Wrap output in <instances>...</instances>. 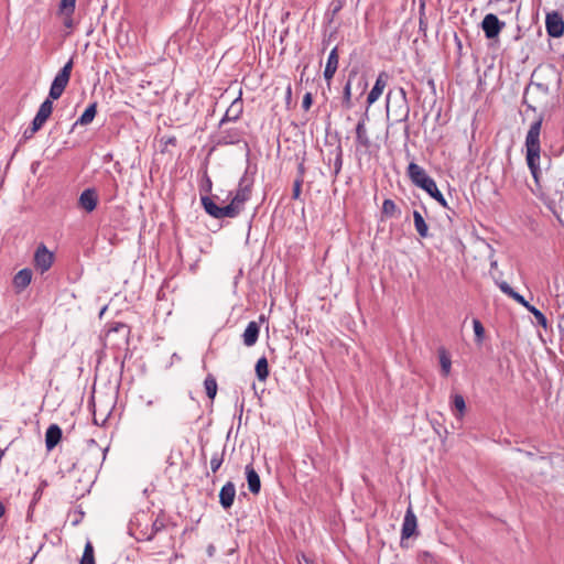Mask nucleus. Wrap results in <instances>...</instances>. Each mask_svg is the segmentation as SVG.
<instances>
[{
    "label": "nucleus",
    "mask_w": 564,
    "mask_h": 564,
    "mask_svg": "<svg viewBox=\"0 0 564 564\" xmlns=\"http://www.w3.org/2000/svg\"><path fill=\"white\" fill-rule=\"evenodd\" d=\"M72 69H73V59H69L54 77L51 88H50L48 98L45 99L41 104L35 117L33 119L35 127L36 126L43 127L44 123L46 122V120L52 115V111H53V101L52 100H56L63 95V93L69 82Z\"/></svg>",
    "instance_id": "f257e3e1"
},
{
    "label": "nucleus",
    "mask_w": 564,
    "mask_h": 564,
    "mask_svg": "<svg viewBox=\"0 0 564 564\" xmlns=\"http://www.w3.org/2000/svg\"><path fill=\"white\" fill-rule=\"evenodd\" d=\"M542 128V118L532 122L529 131L525 135V161L527 165L530 170V173L534 180V183L538 187H540V178H541V141L540 133Z\"/></svg>",
    "instance_id": "f03ea898"
},
{
    "label": "nucleus",
    "mask_w": 564,
    "mask_h": 564,
    "mask_svg": "<svg viewBox=\"0 0 564 564\" xmlns=\"http://www.w3.org/2000/svg\"><path fill=\"white\" fill-rule=\"evenodd\" d=\"M252 183L253 181L249 178L247 174L240 178L238 188L231 198L230 204H228L229 208L234 209V217H237L245 209L246 202L250 199Z\"/></svg>",
    "instance_id": "7ed1b4c3"
},
{
    "label": "nucleus",
    "mask_w": 564,
    "mask_h": 564,
    "mask_svg": "<svg viewBox=\"0 0 564 564\" xmlns=\"http://www.w3.org/2000/svg\"><path fill=\"white\" fill-rule=\"evenodd\" d=\"M130 328L126 324L118 323L116 326L109 328L105 334L106 344L116 347H121L128 344V336Z\"/></svg>",
    "instance_id": "20e7f679"
},
{
    "label": "nucleus",
    "mask_w": 564,
    "mask_h": 564,
    "mask_svg": "<svg viewBox=\"0 0 564 564\" xmlns=\"http://www.w3.org/2000/svg\"><path fill=\"white\" fill-rule=\"evenodd\" d=\"M200 200L205 212L212 217L216 219L235 218L232 215L234 209L229 208L228 205L220 207L208 196H203Z\"/></svg>",
    "instance_id": "39448f33"
},
{
    "label": "nucleus",
    "mask_w": 564,
    "mask_h": 564,
    "mask_svg": "<svg viewBox=\"0 0 564 564\" xmlns=\"http://www.w3.org/2000/svg\"><path fill=\"white\" fill-rule=\"evenodd\" d=\"M408 176L415 186L422 189H425L434 181L423 167L414 162H411L408 166Z\"/></svg>",
    "instance_id": "423d86ee"
},
{
    "label": "nucleus",
    "mask_w": 564,
    "mask_h": 564,
    "mask_svg": "<svg viewBox=\"0 0 564 564\" xmlns=\"http://www.w3.org/2000/svg\"><path fill=\"white\" fill-rule=\"evenodd\" d=\"M505 22L500 21L494 13H488L481 21V29L485 36L489 40L496 39L505 28Z\"/></svg>",
    "instance_id": "0eeeda50"
},
{
    "label": "nucleus",
    "mask_w": 564,
    "mask_h": 564,
    "mask_svg": "<svg viewBox=\"0 0 564 564\" xmlns=\"http://www.w3.org/2000/svg\"><path fill=\"white\" fill-rule=\"evenodd\" d=\"M545 29L551 37H561L564 33V21L562 14L557 11H552L545 17Z\"/></svg>",
    "instance_id": "6e6552de"
},
{
    "label": "nucleus",
    "mask_w": 564,
    "mask_h": 564,
    "mask_svg": "<svg viewBox=\"0 0 564 564\" xmlns=\"http://www.w3.org/2000/svg\"><path fill=\"white\" fill-rule=\"evenodd\" d=\"M53 261L54 254L44 245L39 246L34 254L36 269L44 273L52 267Z\"/></svg>",
    "instance_id": "1a4fd4ad"
},
{
    "label": "nucleus",
    "mask_w": 564,
    "mask_h": 564,
    "mask_svg": "<svg viewBox=\"0 0 564 564\" xmlns=\"http://www.w3.org/2000/svg\"><path fill=\"white\" fill-rule=\"evenodd\" d=\"M368 120V110L362 115L361 119L356 126V144L357 149L368 150L371 147V140L366 128Z\"/></svg>",
    "instance_id": "9d476101"
},
{
    "label": "nucleus",
    "mask_w": 564,
    "mask_h": 564,
    "mask_svg": "<svg viewBox=\"0 0 564 564\" xmlns=\"http://www.w3.org/2000/svg\"><path fill=\"white\" fill-rule=\"evenodd\" d=\"M416 528H417L416 516H415L412 507L410 506L406 509L405 514H404L402 529H401V541L413 536L416 533Z\"/></svg>",
    "instance_id": "9b49d317"
},
{
    "label": "nucleus",
    "mask_w": 564,
    "mask_h": 564,
    "mask_svg": "<svg viewBox=\"0 0 564 564\" xmlns=\"http://www.w3.org/2000/svg\"><path fill=\"white\" fill-rule=\"evenodd\" d=\"M243 111V104L240 98H236L226 110L224 117L219 121V128L225 127L228 122L237 121Z\"/></svg>",
    "instance_id": "f8f14e48"
},
{
    "label": "nucleus",
    "mask_w": 564,
    "mask_h": 564,
    "mask_svg": "<svg viewBox=\"0 0 564 564\" xmlns=\"http://www.w3.org/2000/svg\"><path fill=\"white\" fill-rule=\"evenodd\" d=\"M388 79H389V75H388L387 72L379 73L372 89L368 94V97H367L368 107H367V109L379 99V97L381 96L383 89L387 86Z\"/></svg>",
    "instance_id": "ddd939ff"
},
{
    "label": "nucleus",
    "mask_w": 564,
    "mask_h": 564,
    "mask_svg": "<svg viewBox=\"0 0 564 564\" xmlns=\"http://www.w3.org/2000/svg\"><path fill=\"white\" fill-rule=\"evenodd\" d=\"M236 497V486L231 481H227L219 491V503L227 510L234 505Z\"/></svg>",
    "instance_id": "4468645a"
},
{
    "label": "nucleus",
    "mask_w": 564,
    "mask_h": 564,
    "mask_svg": "<svg viewBox=\"0 0 564 564\" xmlns=\"http://www.w3.org/2000/svg\"><path fill=\"white\" fill-rule=\"evenodd\" d=\"M217 138L218 144H236L241 139V131L236 128L226 129L223 127L219 128Z\"/></svg>",
    "instance_id": "2eb2a0df"
},
{
    "label": "nucleus",
    "mask_w": 564,
    "mask_h": 564,
    "mask_svg": "<svg viewBox=\"0 0 564 564\" xmlns=\"http://www.w3.org/2000/svg\"><path fill=\"white\" fill-rule=\"evenodd\" d=\"M140 518L139 513L134 512L131 514L127 527H126V534L131 540L129 542L130 544H133V542L138 543L140 541Z\"/></svg>",
    "instance_id": "dca6fc26"
},
{
    "label": "nucleus",
    "mask_w": 564,
    "mask_h": 564,
    "mask_svg": "<svg viewBox=\"0 0 564 564\" xmlns=\"http://www.w3.org/2000/svg\"><path fill=\"white\" fill-rule=\"evenodd\" d=\"M97 193L94 188L85 189L79 196V206L86 212H93L97 206Z\"/></svg>",
    "instance_id": "f3484780"
},
{
    "label": "nucleus",
    "mask_w": 564,
    "mask_h": 564,
    "mask_svg": "<svg viewBox=\"0 0 564 564\" xmlns=\"http://www.w3.org/2000/svg\"><path fill=\"white\" fill-rule=\"evenodd\" d=\"M338 61H339L338 51H337V47H334L328 55L326 66L324 69V78L327 83H329L333 79V77L338 68Z\"/></svg>",
    "instance_id": "a211bd4d"
},
{
    "label": "nucleus",
    "mask_w": 564,
    "mask_h": 564,
    "mask_svg": "<svg viewBox=\"0 0 564 564\" xmlns=\"http://www.w3.org/2000/svg\"><path fill=\"white\" fill-rule=\"evenodd\" d=\"M245 471L250 492L258 495L261 489V480L258 473L253 468L252 464H248L245 468Z\"/></svg>",
    "instance_id": "6ab92c4d"
},
{
    "label": "nucleus",
    "mask_w": 564,
    "mask_h": 564,
    "mask_svg": "<svg viewBox=\"0 0 564 564\" xmlns=\"http://www.w3.org/2000/svg\"><path fill=\"white\" fill-rule=\"evenodd\" d=\"M62 438V429L57 424H51L45 433V446L52 451Z\"/></svg>",
    "instance_id": "aec40b11"
},
{
    "label": "nucleus",
    "mask_w": 564,
    "mask_h": 564,
    "mask_svg": "<svg viewBox=\"0 0 564 564\" xmlns=\"http://www.w3.org/2000/svg\"><path fill=\"white\" fill-rule=\"evenodd\" d=\"M259 333H260V326L257 322L252 321L250 322L243 334H242V340H243V344L247 346V347H251L253 346L258 338H259Z\"/></svg>",
    "instance_id": "412c9836"
},
{
    "label": "nucleus",
    "mask_w": 564,
    "mask_h": 564,
    "mask_svg": "<svg viewBox=\"0 0 564 564\" xmlns=\"http://www.w3.org/2000/svg\"><path fill=\"white\" fill-rule=\"evenodd\" d=\"M32 280V271L30 269L20 270L13 278V285L18 291L24 290Z\"/></svg>",
    "instance_id": "4be33fe9"
},
{
    "label": "nucleus",
    "mask_w": 564,
    "mask_h": 564,
    "mask_svg": "<svg viewBox=\"0 0 564 564\" xmlns=\"http://www.w3.org/2000/svg\"><path fill=\"white\" fill-rule=\"evenodd\" d=\"M499 289L502 293L513 299L516 302L528 308L531 304L518 292H516L506 281L498 283Z\"/></svg>",
    "instance_id": "5701e85b"
},
{
    "label": "nucleus",
    "mask_w": 564,
    "mask_h": 564,
    "mask_svg": "<svg viewBox=\"0 0 564 564\" xmlns=\"http://www.w3.org/2000/svg\"><path fill=\"white\" fill-rule=\"evenodd\" d=\"M357 75V69H352L349 73L348 80L346 85L344 86L343 90V101L341 105L345 109H351L352 108V101H351V78Z\"/></svg>",
    "instance_id": "b1692460"
},
{
    "label": "nucleus",
    "mask_w": 564,
    "mask_h": 564,
    "mask_svg": "<svg viewBox=\"0 0 564 564\" xmlns=\"http://www.w3.org/2000/svg\"><path fill=\"white\" fill-rule=\"evenodd\" d=\"M438 359L441 365V371L444 377H447L451 372L452 360L448 351L444 347H440L438 350Z\"/></svg>",
    "instance_id": "393cba45"
},
{
    "label": "nucleus",
    "mask_w": 564,
    "mask_h": 564,
    "mask_svg": "<svg viewBox=\"0 0 564 564\" xmlns=\"http://www.w3.org/2000/svg\"><path fill=\"white\" fill-rule=\"evenodd\" d=\"M413 220L416 232L420 237L426 238L429 236V227L422 216V214L417 210L413 212Z\"/></svg>",
    "instance_id": "a878e982"
},
{
    "label": "nucleus",
    "mask_w": 564,
    "mask_h": 564,
    "mask_svg": "<svg viewBox=\"0 0 564 564\" xmlns=\"http://www.w3.org/2000/svg\"><path fill=\"white\" fill-rule=\"evenodd\" d=\"M256 376L259 381H265L269 377L268 359L263 356L256 364Z\"/></svg>",
    "instance_id": "bb28decb"
},
{
    "label": "nucleus",
    "mask_w": 564,
    "mask_h": 564,
    "mask_svg": "<svg viewBox=\"0 0 564 564\" xmlns=\"http://www.w3.org/2000/svg\"><path fill=\"white\" fill-rule=\"evenodd\" d=\"M97 112V106L96 104L89 105L86 110L82 113V116L77 119L76 124L86 126L90 123Z\"/></svg>",
    "instance_id": "cd10ccee"
},
{
    "label": "nucleus",
    "mask_w": 564,
    "mask_h": 564,
    "mask_svg": "<svg viewBox=\"0 0 564 564\" xmlns=\"http://www.w3.org/2000/svg\"><path fill=\"white\" fill-rule=\"evenodd\" d=\"M431 197H433L436 202H438L443 207H447L446 199L444 198L443 194L437 188V185L435 181L431 183L430 186H427L424 189Z\"/></svg>",
    "instance_id": "c85d7f7f"
},
{
    "label": "nucleus",
    "mask_w": 564,
    "mask_h": 564,
    "mask_svg": "<svg viewBox=\"0 0 564 564\" xmlns=\"http://www.w3.org/2000/svg\"><path fill=\"white\" fill-rule=\"evenodd\" d=\"M393 113L397 117V122H406L410 115L409 102L399 104Z\"/></svg>",
    "instance_id": "c756f323"
},
{
    "label": "nucleus",
    "mask_w": 564,
    "mask_h": 564,
    "mask_svg": "<svg viewBox=\"0 0 564 564\" xmlns=\"http://www.w3.org/2000/svg\"><path fill=\"white\" fill-rule=\"evenodd\" d=\"M109 413H110V410H109L108 406L105 408L104 410H101V409L98 410L97 405H96V401L94 400V412H93V415H94V423L96 425L105 424Z\"/></svg>",
    "instance_id": "7c9ffc66"
},
{
    "label": "nucleus",
    "mask_w": 564,
    "mask_h": 564,
    "mask_svg": "<svg viewBox=\"0 0 564 564\" xmlns=\"http://www.w3.org/2000/svg\"><path fill=\"white\" fill-rule=\"evenodd\" d=\"M382 214L386 217H398L400 215V210L398 209L395 203L392 199L387 198L383 200L382 204Z\"/></svg>",
    "instance_id": "2f4dec72"
},
{
    "label": "nucleus",
    "mask_w": 564,
    "mask_h": 564,
    "mask_svg": "<svg viewBox=\"0 0 564 564\" xmlns=\"http://www.w3.org/2000/svg\"><path fill=\"white\" fill-rule=\"evenodd\" d=\"M206 394L209 399H214L217 393V381L213 375H208L204 381Z\"/></svg>",
    "instance_id": "473e14b6"
},
{
    "label": "nucleus",
    "mask_w": 564,
    "mask_h": 564,
    "mask_svg": "<svg viewBox=\"0 0 564 564\" xmlns=\"http://www.w3.org/2000/svg\"><path fill=\"white\" fill-rule=\"evenodd\" d=\"M224 455L225 452H214L210 458V469L215 474L220 468L221 464L224 463Z\"/></svg>",
    "instance_id": "72a5a7b5"
},
{
    "label": "nucleus",
    "mask_w": 564,
    "mask_h": 564,
    "mask_svg": "<svg viewBox=\"0 0 564 564\" xmlns=\"http://www.w3.org/2000/svg\"><path fill=\"white\" fill-rule=\"evenodd\" d=\"M80 564H95L94 547L90 542H87L85 545Z\"/></svg>",
    "instance_id": "f704fd0d"
},
{
    "label": "nucleus",
    "mask_w": 564,
    "mask_h": 564,
    "mask_svg": "<svg viewBox=\"0 0 564 564\" xmlns=\"http://www.w3.org/2000/svg\"><path fill=\"white\" fill-rule=\"evenodd\" d=\"M76 6V0H61L58 6L59 14H68L74 13Z\"/></svg>",
    "instance_id": "c9c22d12"
},
{
    "label": "nucleus",
    "mask_w": 564,
    "mask_h": 564,
    "mask_svg": "<svg viewBox=\"0 0 564 564\" xmlns=\"http://www.w3.org/2000/svg\"><path fill=\"white\" fill-rule=\"evenodd\" d=\"M530 313L533 314V316L535 317L536 319V323L542 326L543 328H546L547 327V319L545 317V315L540 311L538 310L535 306L533 305H530L528 306L527 308Z\"/></svg>",
    "instance_id": "e433bc0d"
},
{
    "label": "nucleus",
    "mask_w": 564,
    "mask_h": 564,
    "mask_svg": "<svg viewBox=\"0 0 564 564\" xmlns=\"http://www.w3.org/2000/svg\"><path fill=\"white\" fill-rule=\"evenodd\" d=\"M453 406L458 411L459 417H462L466 410L465 399L462 394L453 395Z\"/></svg>",
    "instance_id": "4c0bfd02"
},
{
    "label": "nucleus",
    "mask_w": 564,
    "mask_h": 564,
    "mask_svg": "<svg viewBox=\"0 0 564 564\" xmlns=\"http://www.w3.org/2000/svg\"><path fill=\"white\" fill-rule=\"evenodd\" d=\"M473 327H474L476 340L478 343H481L484 339V336H485V328H484L482 324L480 323L479 319L475 318L473 321Z\"/></svg>",
    "instance_id": "58836bf2"
},
{
    "label": "nucleus",
    "mask_w": 564,
    "mask_h": 564,
    "mask_svg": "<svg viewBox=\"0 0 564 564\" xmlns=\"http://www.w3.org/2000/svg\"><path fill=\"white\" fill-rule=\"evenodd\" d=\"M343 166V151L341 148H337V154L334 161V173L335 175H338Z\"/></svg>",
    "instance_id": "ea45409f"
},
{
    "label": "nucleus",
    "mask_w": 564,
    "mask_h": 564,
    "mask_svg": "<svg viewBox=\"0 0 564 564\" xmlns=\"http://www.w3.org/2000/svg\"><path fill=\"white\" fill-rule=\"evenodd\" d=\"M303 178L299 177L294 181L293 184V194L292 197L294 199H297L301 195V188H302Z\"/></svg>",
    "instance_id": "a19ab883"
},
{
    "label": "nucleus",
    "mask_w": 564,
    "mask_h": 564,
    "mask_svg": "<svg viewBox=\"0 0 564 564\" xmlns=\"http://www.w3.org/2000/svg\"><path fill=\"white\" fill-rule=\"evenodd\" d=\"M42 127H35L34 121H32V124L30 128L25 129L23 132V139L28 140L31 139L36 131H39Z\"/></svg>",
    "instance_id": "79ce46f5"
},
{
    "label": "nucleus",
    "mask_w": 564,
    "mask_h": 564,
    "mask_svg": "<svg viewBox=\"0 0 564 564\" xmlns=\"http://www.w3.org/2000/svg\"><path fill=\"white\" fill-rule=\"evenodd\" d=\"M312 102H313L312 94L306 93L302 100V108L307 111L311 108Z\"/></svg>",
    "instance_id": "37998d69"
},
{
    "label": "nucleus",
    "mask_w": 564,
    "mask_h": 564,
    "mask_svg": "<svg viewBox=\"0 0 564 564\" xmlns=\"http://www.w3.org/2000/svg\"><path fill=\"white\" fill-rule=\"evenodd\" d=\"M61 15L64 18V20H63L64 26L67 29H73L74 28L73 13L61 14Z\"/></svg>",
    "instance_id": "c03bdc74"
},
{
    "label": "nucleus",
    "mask_w": 564,
    "mask_h": 564,
    "mask_svg": "<svg viewBox=\"0 0 564 564\" xmlns=\"http://www.w3.org/2000/svg\"><path fill=\"white\" fill-rule=\"evenodd\" d=\"M398 95L400 97L399 104L408 102L406 91L404 88L400 87L398 89Z\"/></svg>",
    "instance_id": "a18cd8bd"
},
{
    "label": "nucleus",
    "mask_w": 564,
    "mask_h": 564,
    "mask_svg": "<svg viewBox=\"0 0 564 564\" xmlns=\"http://www.w3.org/2000/svg\"><path fill=\"white\" fill-rule=\"evenodd\" d=\"M299 564H314L313 561L307 557L305 554H301L297 556Z\"/></svg>",
    "instance_id": "49530a36"
},
{
    "label": "nucleus",
    "mask_w": 564,
    "mask_h": 564,
    "mask_svg": "<svg viewBox=\"0 0 564 564\" xmlns=\"http://www.w3.org/2000/svg\"><path fill=\"white\" fill-rule=\"evenodd\" d=\"M454 40H455V43H456V46H457V51L460 54L462 48H463L462 41H460V39L458 37L457 34L454 35Z\"/></svg>",
    "instance_id": "de8ad7c7"
},
{
    "label": "nucleus",
    "mask_w": 564,
    "mask_h": 564,
    "mask_svg": "<svg viewBox=\"0 0 564 564\" xmlns=\"http://www.w3.org/2000/svg\"><path fill=\"white\" fill-rule=\"evenodd\" d=\"M205 185H206V191L209 192L212 189V180L209 178L207 173H205Z\"/></svg>",
    "instance_id": "09e8293b"
},
{
    "label": "nucleus",
    "mask_w": 564,
    "mask_h": 564,
    "mask_svg": "<svg viewBox=\"0 0 564 564\" xmlns=\"http://www.w3.org/2000/svg\"><path fill=\"white\" fill-rule=\"evenodd\" d=\"M4 513H6V508H4L3 503L0 502V519L4 516Z\"/></svg>",
    "instance_id": "8fccbe9b"
},
{
    "label": "nucleus",
    "mask_w": 564,
    "mask_h": 564,
    "mask_svg": "<svg viewBox=\"0 0 564 564\" xmlns=\"http://www.w3.org/2000/svg\"><path fill=\"white\" fill-rule=\"evenodd\" d=\"M299 170H300V177L302 178L303 173H304V166H303V164H300Z\"/></svg>",
    "instance_id": "3c124183"
},
{
    "label": "nucleus",
    "mask_w": 564,
    "mask_h": 564,
    "mask_svg": "<svg viewBox=\"0 0 564 564\" xmlns=\"http://www.w3.org/2000/svg\"><path fill=\"white\" fill-rule=\"evenodd\" d=\"M391 94H392V91H389V93H388V96H387V102H389V101H390ZM387 109L389 110V104H387Z\"/></svg>",
    "instance_id": "603ef678"
},
{
    "label": "nucleus",
    "mask_w": 564,
    "mask_h": 564,
    "mask_svg": "<svg viewBox=\"0 0 564 564\" xmlns=\"http://www.w3.org/2000/svg\"><path fill=\"white\" fill-rule=\"evenodd\" d=\"M367 85H368V84H367V82H366V80H362V83H361L362 91L367 88Z\"/></svg>",
    "instance_id": "864d4df0"
},
{
    "label": "nucleus",
    "mask_w": 564,
    "mask_h": 564,
    "mask_svg": "<svg viewBox=\"0 0 564 564\" xmlns=\"http://www.w3.org/2000/svg\"><path fill=\"white\" fill-rule=\"evenodd\" d=\"M536 87L546 91V87H544L542 84H538Z\"/></svg>",
    "instance_id": "5fc2aeb1"
},
{
    "label": "nucleus",
    "mask_w": 564,
    "mask_h": 564,
    "mask_svg": "<svg viewBox=\"0 0 564 564\" xmlns=\"http://www.w3.org/2000/svg\"><path fill=\"white\" fill-rule=\"evenodd\" d=\"M490 267L491 268H496L497 267V261L496 260H492L491 263H490Z\"/></svg>",
    "instance_id": "6e6d98bb"
},
{
    "label": "nucleus",
    "mask_w": 564,
    "mask_h": 564,
    "mask_svg": "<svg viewBox=\"0 0 564 564\" xmlns=\"http://www.w3.org/2000/svg\"><path fill=\"white\" fill-rule=\"evenodd\" d=\"M107 310V306H104L100 311V316H102V314L105 313V311Z\"/></svg>",
    "instance_id": "4d7b16f0"
},
{
    "label": "nucleus",
    "mask_w": 564,
    "mask_h": 564,
    "mask_svg": "<svg viewBox=\"0 0 564 564\" xmlns=\"http://www.w3.org/2000/svg\"><path fill=\"white\" fill-rule=\"evenodd\" d=\"M41 492H42V489H41V488H39V489L36 490V492H35V496H41Z\"/></svg>",
    "instance_id": "13d9d810"
},
{
    "label": "nucleus",
    "mask_w": 564,
    "mask_h": 564,
    "mask_svg": "<svg viewBox=\"0 0 564 564\" xmlns=\"http://www.w3.org/2000/svg\"><path fill=\"white\" fill-rule=\"evenodd\" d=\"M404 132H405L406 135L409 134V126H405Z\"/></svg>",
    "instance_id": "bf43d9fd"
},
{
    "label": "nucleus",
    "mask_w": 564,
    "mask_h": 564,
    "mask_svg": "<svg viewBox=\"0 0 564 564\" xmlns=\"http://www.w3.org/2000/svg\"><path fill=\"white\" fill-rule=\"evenodd\" d=\"M44 486H46V481L45 480L42 481L41 488H44Z\"/></svg>",
    "instance_id": "052dcab7"
},
{
    "label": "nucleus",
    "mask_w": 564,
    "mask_h": 564,
    "mask_svg": "<svg viewBox=\"0 0 564 564\" xmlns=\"http://www.w3.org/2000/svg\"><path fill=\"white\" fill-rule=\"evenodd\" d=\"M44 486H46V481L45 480L42 481L41 488H44Z\"/></svg>",
    "instance_id": "680f3d73"
},
{
    "label": "nucleus",
    "mask_w": 564,
    "mask_h": 564,
    "mask_svg": "<svg viewBox=\"0 0 564 564\" xmlns=\"http://www.w3.org/2000/svg\"><path fill=\"white\" fill-rule=\"evenodd\" d=\"M154 528H155V530L160 529V527H159V524H156V522L154 523Z\"/></svg>",
    "instance_id": "e2e57ef3"
},
{
    "label": "nucleus",
    "mask_w": 564,
    "mask_h": 564,
    "mask_svg": "<svg viewBox=\"0 0 564 564\" xmlns=\"http://www.w3.org/2000/svg\"><path fill=\"white\" fill-rule=\"evenodd\" d=\"M106 451H107V449H105V451H104L102 459H105V458H106Z\"/></svg>",
    "instance_id": "0e129e2a"
}]
</instances>
